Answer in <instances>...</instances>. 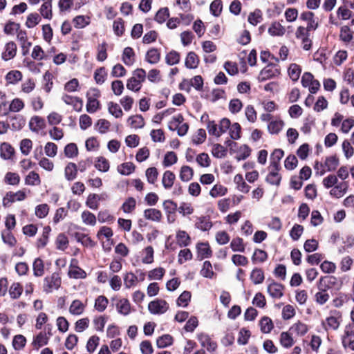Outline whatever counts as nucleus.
Returning a JSON list of instances; mask_svg holds the SVG:
<instances>
[{"instance_id":"54","label":"nucleus","mask_w":354,"mask_h":354,"mask_svg":"<svg viewBox=\"0 0 354 354\" xmlns=\"http://www.w3.org/2000/svg\"><path fill=\"white\" fill-rule=\"evenodd\" d=\"M95 167L100 171L106 172L109 169L110 164L106 158L100 156L96 158Z\"/></svg>"},{"instance_id":"64","label":"nucleus","mask_w":354,"mask_h":354,"mask_svg":"<svg viewBox=\"0 0 354 354\" xmlns=\"http://www.w3.org/2000/svg\"><path fill=\"white\" fill-rule=\"evenodd\" d=\"M338 165L339 159L335 156L327 157L325 160L324 167L328 171L335 170Z\"/></svg>"},{"instance_id":"17","label":"nucleus","mask_w":354,"mask_h":354,"mask_svg":"<svg viewBox=\"0 0 354 354\" xmlns=\"http://www.w3.org/2000/svg\"><path fill=\"white\" fill-rule=\"evenodd\" d=\"M106 194H90L86 201V205L91 209L96 210L99 207L100 201L105 200Z\"/></svg>"},{"instance_id":"58","label":"nucleus","mask_w":354,"mask_h":354,"mask_svg":"<svg viewBox=\"0 0 354 354\" xmlns=\"http://www.w3.org/2000/svg\"><path fill=\"white\" fill-rule=\"evenodd\" d=\"M33 274L35 277H41L44 274V263L42 259L37 258L32 265Z\"/></svg>"},{"instance_id":"63","label":"nucleus","mask_w":354,"mask_h":354,"mask_svg":"<svg viewBox=\"0 0 354 354\" xmlns=\"http://www.w3.org/2000/svg\"><path fill=\"white\" fill-rule=\"evenodd\" d=\"M41 21V16L36 12L30 13L28 15L26 26L28 28H32L36 26Z\"/></svg>"},{"instance_id":"28","label":"nucleus","mask_w":354,"mask_h":354,"mask_svg":"<svg viewBox=\"0 0 354 354\" xmlns=\"http://www.w3.org/2000/svg\"><path fill=\"white\" fill-rule=\"evenodd\" d=\"M283 286L278 283L272 282L268 286V292L272 298L279 299L283 295Z\"/></svg>"},{"instance_id":"16","label":"nucleus","mask_w":354,"mask_h":354,"mask_svg":"<svg viewBox=\"0 0 354 354\" xmlns=\"http://www.w3.org/2000/svg\"><path fill=\"white\" fill-rule=\"evenodd\" d=\"M335 314L326 317L325 322H323L325 330H335L339 328L341 316L339 315V313L335 312Z\"/></svg>"},{"instance_id":"30","label":"nucleus","mask_w":354,"mask_h":354,"mask_svg":"<svg viewBox=\"0 0 354 354\" xmlns=\"http://www.w3.org/2000/svg\"><path fill=\"white\" fill-rule=\"evenodd\" d=\"M144 217L147 220L153 222H160L162 219V212L155 208H149L144 211Z\"/></svg>"},{"instance_id":"25","label":"nucleus","mask_w":354,"mask_h":354,"mask_svg":"<svg viewBox=\"0 0 354 354\" xmlns=\"http://www.w3.org/2000/svg\"><path fill=\"white\" fill-rule=\"evenodd\" d=\"M15 156L14 148L8 142H3L0 145V156L3 160H12Z\"/></svg>"},{"instance_id":"11","label":"nucleus","mask_w":354,"mask_h":354,"mask_svg":"<svg viewBox=\"0 0 354 354\" xmlns=\"http://www.w3.org/2000/svg\"><path fill=\"white\" fill-rule=\"evenodd\" d=\"M348 183L346 181H342L337 183L329 192L330 195L335 198H340L343 197L348 189Z\"/></svg>"},{"instance_id":"14","label":"nucleus","mask_w":354,"mask_h":354,"mask_svg":"<svg viewBox=\"0 0 354 354\" xmlns=\"http://www.w3.org/2000/svg\"><path fill=\"white\" fill-rule=\"evenodd\" d=\"M337 283V279L334 276L327 275L322 277L317 283L319 290H326L332 288Z\"/></svg>"},{"instance_id":"50","label":"nucleus","mask_w":354,"mask_h":354,"mask_svg":"<svg viewBox=\"0 0 354 354\" xmlns=\"http://www.w3.org/2000/svg\"><path fill=\"white\" fill-rule=\"evenodd\" d=\"M135 165L131 162H124L118 166L117 170L118 171L124 176L130 175L135 170Z\"/></svg>"},{"instance_id":"7","label":"nucleus","mask_w":354,"mask_h":354,"mask_svg":"<svg viewBox=\"0 0 354 354\" xmlns=\"http://www.w3.org/2000/svg\"><path fill=\"white\" fill-rule=\"evenodd\" d=\"M52 335L51 329L48 328V332L40 331L37 335L33 337L32 345L34 348L38 350L39 348L47 345Z\"/></svg>"},{"instance_id":"27","label":"nucleus","mask_w":354,"mask_h":354,"mask_svg":"<svg viewBox=\"0 0 354 354\" xmlns=\"http://www.w3.org/2000/svg\"><path fill=\"white\" fill-rule=\"evenodd\" d=\"M212 227V223L209 216H202L197 217L195 222V227L201 231H208Z\"/></svg>"},{"instance_id":"31","label":"nucleus","mask_w":354,"mask_h":354,"mask_svg":"<svg viewBox=\"0 0 354 354\" xmlns=\"http://www.w3.org/2000/svg\"><path fill=\"white\" fill-rule=\"evenodd\" d=\"M136 55L132 48L126 47L123 50L122 60L127 66H132L135 62Z\"/></svg>"},{"instance_id":"19","label":"nucleus","mask_w":354,"mask_h":354,"mask_svg":"<svg viewBox=\"0 0 354 354\" xmlns=\"http://www.w3.org/2000/svg\"><path fill=\"white\" fill-rule=\"evenodd\" d=\"M53 0H43L39 11L40 16L46 19L50 20L53 18Z\"/></svg>"},{"instance_id":"49","label":"nucleus","mask_w":354,"mask_h":354,"mask_svg":"<svg viewBox=\"0 0 354 354\" xmlns=\"http://www.w3.org/2000/svg\"><path fill=\"white\" fill-rule=\"evenodd\" d=\"M73 23L76 28H84L91 23V18L85 15L76 16L73 19Z\"/></svg>"},{"instance_id":"23","label":"nucleus","mask_w":354,"mask_h":354,"mask_svg":"<svg viewBox=\"0 0 354 354\" xmlns=\"http://www.w3.org/2000/svg\"><path fill=\"white\" fill-rule=\"evenodd\" d=\"M284 156V151L281 149H275L270 155V165L268 167L281 169V160Z\"/></svg>"},{"instance_id":"12","label":"nucleus","mask_w":354,"mask_h":354,"mask_svg":"<svg viewBox=\"0 0 354 354\" xmlns=\"http://www.w3.org/2000/svg\"><path fill=\"white\" fill-rule=\"evenodd\" d=\"M279 70L277 69L274 66L269 65L261 71L258 79L260 82H264L269 79L277 77L279 75Z\"/></svg>"},{"instance_id":"47","label":"nucleus","mask_w":354,"mask_h":354,"mask_svg":"<svg viewBox=\"0 0 354 354\" xmlns=\"http://www.w3.org/2000/svg\"><path fill=\"white\" fill-rule=\"evenodd\" d=\"M194 176V170L192 167L184 165L181 167L180 169L179 177L180 179L183 182L189 181Z\"/></svg>"},{"instance_id":"61","label":"nucleus","mask_w":354,"mask_h":354,"mask_svg":"<svg viewBox=\"0 0 354 354\" xmlns=\"http://www.w3.org/2000/svg\"><path fill=\"white\" fill-rule=\"evenodd\" d=\"M160 54L158 49H149L146 54V60L152 64H156L159 62Z\"/></svg>"},{"instance_id":"10","label":"nucleus","mask_w":354,"mask_h":354,"mask_svg":"<svg viewBox=\"0 0 354 354\" xmlns=\"http://www.w3.org/2000/svg\"><path fill=\"white\" fill-rule=\"evenodd\" d=\"M268 174L266 177V181L272 185L279 186L281 180V175L279 173L280 168L268 167Z\"/></svg>"},{"instance_id":"26","label":"nucleus","mask_w":354,"mask_h":354,"mask_svg":"<svg viewBox=\"0 0 354 354\" xmlns=\"http://www.w3.org/2000/svg\"><path fill=\"white\" fill-rule=\"evenodd\" d=\"M292 333L290 331L281 332L279 335V343L281 346L285 348H291L295 343Z\"/></svg>"},{"instance_id":"40","label":"nucleus","mask_w":354,"mask_h":354,"mask_svg":"<svg viewBox=\"0 0 354 354\" xmlns=\"http://www.w3.org/2000/svg\"><path fill=\"white\" fill-rule=\"evenodd\" d=\"M259 325L260 326L261 331L266 334L270 333L274 328L272 319L267 316H264L261 318Z\"/></svg>"},{"instance_id":"21","label":"nucleus","mask_w":354,"mask_h":354,"mask_svg":"<svg viewBox=\"0 0 354 354\" xmlns=\"http://www.w3.org/2000/svg\"><path fill=\"white\" fill-rule=\"evenodd\" d=\"M308 326L305 323L297 321L290 327L289 331L297 336L302 337L308 333Z\"/></svg>"},{"instance_id":"5","label":"nucleus","mask_w":354,"mask_h":354,"mask_svg":"<svg viewBox=\"0 0 354 354\" xmlns=\"http://www.w3.org/2000/svg\"><path fill=\"white\" fill-rule=\"evenodd\" d=\"M17 53V46L14 41L6 42L1 53V58L4 62H8L13 59Z\"/></svg>"},{"instance_id":"52","label":"nucleus","mask_w":354,"mask_h":354,"mask_svg":"<svg viewBox=\"0 0 354 354\" xmlns=\"http://www.w3.org/2000/svg\"><path fill=\"white\" fill-rule=\"evenodd\" d=\"M31 57L33 59L37 61H41L48 59V55L39 45H35L33 47Z\"/></svg>"},{"instance_id":"8","label":"nucleus","mask_w":354,"mask_h":354,"mask_svg":"<svg viewBox=\"0 0 354 354\" xmlns=\"http://www.w3.org/2000/svg\"><path fill=\"white\" fill-rule=\"evenodd\" d=\"M16 37L21 48L22 55L24 56L28 55L32 46V42L28 40L26 30H22L19 31Z\"/></svg>"},{"instance_id":"55","label":"nucleus","mask_w":354,"mask_h":354,"mask_svg":"<svg viewBox=\"0 0 354 354\" xmlns=\"http://www.w3.org/2000/svg\"><path fill=\"white\" fill-rule=\"evenodd\" d=\"M190 236L183 230H179L176 234V241L180 247H185L190 243Z\"/></svg>"},{"instance_id":"57","label":"nucleus","mask_w":354,"mask_h":354,"mask_svg":"<svg viewBox=\"0 0 354 354\" xmlns=\"http://www.w3.org/2000/svg\"><path fill=\"white\" fill-rule=\"evenodd\" d=\"M227 192V187L221 184H216L209 191V195L213 198H217L225 195Z\"/></svg>"},{"instance_id":"13","label":"nucleus","mask_w":354,"mask_h":354,"mask_svg":"<svg viewBox=\"0 0 354 354\" xmlns=\"http://www.w3.org/2000/svg\"><path fill=\"white\" fill-rule=\"evenodd\" d=\"M28 127L32 132L39 133L41 130L46 128L45 120L38 115L32 116L30 119Z\"/></svg>"},{"instance_id":"56","label":"nucleus","mask_w":354,"mask_h":354,"mask_svg":"<svg viewBox=\"0 0 354 354\" xmlns=\"http://www.w3.org/2000/svg\"><path fill=\"white\" fill-rule=\"evenodd\" d=\"M199 63L197 55L194 52H189L185 59V66L188 68H196Z\"/></svg>"},{"instance_id":"39","label":"nucleus","mask_w":354,"mask_h":354,"mask_svg":"<svg viewBox=\"0 0 354 354\" xmlns=\"http://www.w3.org/2000/svg\"><path fill=\"white\" fill-rule=\"evenodd\" d=\"M73 237L84 246L93 248L95 245V242L87 234L75 232L73 234Z\"/></svg>"},{"instance_id":"37","label":"nucleus","mask_w":354,"mask_h":354,"mask_svg":"<svg viewBox=\"0 0 354 354\" xmlns=\"http://www.w3.org/2000/svg\"><path fill=\"white\" fill-rule=\"evenodd\" d=\"M77 175V165L73 162H69L64 169V176L67 180L72 181Z\"/></svg>"},{"instance_id":"51","label":"nucleus","mask_w":354,"mask_h":354,"mask_svg":"<svg viewBox=\"0 0 354 354\" xmlns=\"http://www.w3.org/2000/svg\"><path fill=\"white\" fill-rule=\"evenodd\" d=\"M51 229L49 226H45L43 228L41 236L37 239V248H44L48 241V238Z\"/></svg>"},{"instance_id":"38","label":"nucleus","mask_w":354,"mask_h":354,"mask_svg":"<svg viewBox=\"0 0 354 354\" xmlns=\"http://www.w3.org/2000/svg\"><path fill=\"white\" fill-rule=\"evenodd\" d=\"M268 31L271 36H283L286 32V28L279 22L274 21L271 24Z\"/></svg>"},{"instance_id":"2","label":"nucleus","mask_w":354,"mask_h":354,"mask_svg":"<svg viewBox=\"0 0 354 354\" xmlns=\"http://www.w3.org/2000/svg\"><path fill=\"white\" fill-rule=\"evenodd\" d=\"M62 279L58 272H53L44 279L43 291L47 294L55 290H58L61 286Z\"/></svg>"},{"instance_id":"22","label":"nucleus","mask_w":354,"mask_h":354,"mask_svg":"<svg viewBox=\"0 0 354 354\" xmlns=\"http://www.w3.org/2000/svg\"><path fill=\"white\" fill-rule=\"evenodd\" d=\"M93 95L95 97H88L86 103V111L89 113H93L96 112L100 108V102L96 97L100 96V92L97 90H93Z\"/></svg>"},{"instance_id":"53","label":"nucleus","mask_w":354,"mask_h":354,"mask_svg":"<svg viewBox=\"0 0 354 354\" xmlns=\"http://www.w3.org/2000/svg\"><path fill=\"white\" fill-rule=\"evenodd\" d=\"M108 304V299L104 295H100L95 299L94 308L97 311L102 313L106 310Z\"/></svg>"},{"instance_id":"43","label":"nucleus","mask_w":354,"mask_h":354,"mask_svg":"<svg viewBox=\"0 0 354 354\" xmlns=\"http://www.w3.org/2000/svg\"><path fill=\"white\" fill-rule=\"evenodd\" d=\"M20 176L16 172L8 171L5 174L3 181L6 184L17 186L20 183Z\"/></svg>"},{"instance_id":"29","label":"nucleus","mask_w":354,"mask_h":354,"mask_svg":"<svg viewBox=\"0 0 354 354\" xmlns=\"http://www.w3.org/2000/svg\"><path fill=\"white\" fill-rule=\"evenodd\" d=\"M198 256L201 259L209 258L212 255V251L208 243H199L196 245Z\"/></svg>"},{"instance_id":"44","label":"nucleus","mask_w":354,"mask_h":354,"mask_svg":"<svg viewBox=\"0 0 354 354\" xmlns=\"http://www.w3.org/2000/svg\"><path fill=\"white\" fill-rule=\"evenodd\" d=\"M128 122L131 128L141 129L145 124V120L141 115H135L129 118Z\"/></svg>"},{"instance_id":"1","label":"nucleus","mask_w":354,"mask_h":354,"mask_svg":"<svg viewBox=\"0 0 354 354\" xmlns=\"http://www.w3.org/2000/svg\"><path fill=\"white\" fill-rule=\"evenodd\" d=\"M230 127V120L225 118L220 120L218 126L214 121H208L207 124V129L209 134L214 136L217 138L220 137L223 133H225Z\"/></svg>"},{"instance_id":"36","label":"nucleus","mask_w":354,"mask_h":354,"mask_svg":"<svg viewBox=\"0 0 354 354\" xmlns=\"http://www.w3.org/2000/svg\"><path fill=\"white\" fill-rule=\"evenodd\" d=\"M21 30L20 24L12 21H8L3 28V32L7 35H13L15 33L17 36L18 32Z\"/></svg>"},{"instance_id":"33","label":"nucleus","mask_w":354,"mask_h":354,"mask_svg":"<svg viewBox=\"0 0 354 354\" xmlns=\"http://www.w3.org/2000/svg\"><path fill=\"white\" fill-rule=\"evenodd\" d=\"M23 291L24 288L19 282L12 283L8 289L9 295L12 299H19L21 296Z\"/></svg>"},{"instance_id":"24","label":"nucleus","mask_w":354,"mask_h":354,"mask_svg":"<svg viewBox=\"0 0 354 354\" xmlns=\"http://www.w3.org/2000/svg\"><path fill=\"white\" fill-rule=\"evenodd\" d=\"M86 305L79 299L73 300L68 308L69 313L75 316L81 315L84 313Z\"/></svg>"},{"instance_id":"9","label":"nucleus","mask_w":354,"mask_h":354,"mask_svg":"<svg viewBox=\"0 0 354 354\" xmlns=\"http://www.w3.org/2000/svg\"><path fill=\"white\" fill-rule=\"evenodd\" d=\"M62 100L66 104L72 106L73 110L77 112H80L82 110L83 101L78 97L72 96L65 93L62 95Z\"/></svg>"},{"instance_id":"41","label":"nucleus","mask_w":354,"mask_h":354,"mask_svg":"<svg viewBox=\"0 0 354 354\" xmlns=\"http://www.w3.org/2000/svg\"><path fill=\"white\" fill-rule=\"evenodd\" d=\"M199 340L201 346L205 347L209 351H214L217 348V344L215 342L211 340L209 337L207 335L202 334L199 336Z\"/></svg>"},{"instance_id":"59","label":"nucleus","mask_w":354,"mask_h":354,"mask_svg":"<svg viewBox=\"0 0 354 354\" xmlns=\"http://www.w3.org/2000/svg\"><path fill=\"white\" fill-rule=\"evenodd\" d=\"M301 68L297 64H291L288 68V75L293 82H297L301 75Z\"/></svg>"},{"instance_id":"42","label":"nucleus","mask_w":354,"mask_h":354,"mask_svg":"<svg viewBox=\"0 0 354 354\" xmlns=\"http://www.w3.org/2000/svg\"><path fill=\"white\" fill-rule=\"evenodd\" d=\"M81 218L86 225L95 226L96 225L97 218L95 215L88 210L82 212Z\"/></svg>"},{"instance_id":"60","label":"nucleus","mask_w":354,"mask_h":354,"mask_svg":"<svg viewBox=\"0 0 354 354\" xmlns=\"http://www.w3.org/2000/svg\"><path fill=\"white\" fill-rule=\"evenodd\" d=\"M200 274L205 278L212 279L215 275V273L213 271L212 266L210 261H205L203 263V268L200 271Z\"/></svg>"},{"instance_id":"4","label":"nucleus","mask_w":354,"mask_h":354,"mask_svg":"<svg viewBox=\"0 0 354 354\" xmlns=\"http://www.w3.org/2000/svg\"><path fill=\"white\" fill-rule=\"evenodd\" d=\"M342 346L354 351V325L348 324L345 326L342 336Z\"/></svg>"},{"instance_id":"18","label":"nucleus","mask_w":354,"mask_h":354,"mask_svg":"<svg viewBox=\"0 0 354 354\" xmlns=\"http://www.w3.org/2000/svg\"><path fill=\"white\" fill-rule=\"evenodd\" d=\"M115 307L118 313L124 316L129 315L132 311L131 303L126 298L118 299L115 304Z\"/></svg>"},{"instance_id":"20","label":"nucleus","mask_w":354,"mask_h":354,"mask_svg":"<svg viewBox=\"0 0 354 354\" xmlns=\"http://www.w3.org/2000/svg\"><path fill=\"white\" fill-rule=\"evenodd\" d=\"M284 122L279 118L276 117L268 124V131L270 134H278L283 128Z\"/></svg>"},{"instance_id":"32","label":"nucleus","mask_w":354,"mask_h":354,"mask_svg":"<svg viewBox=\"0 0 354 354\" xmlns=\"http://www.w3.org/2000/svg\"><path fill=\"white\" fill-rule=\"evenodd\" d=\"M41 180L38 173L35 171H30L24 178V183L28 186H38Z\"/></svg>"},{"instance_id":"34","label":"nucleus","mask_w":354,"mask_h":354,"mask_svg":"<svg viewBox=\"0 0 354 354\" xmlns=\"http://www.w3.org/2000/svg\"><path fill=\"white\" fill-rule=\"evenodd\" d=\"M23 75L21 71L18 70H12L9 71L5 80L8 84H16L22 80Z\"/></svg>"},{"instance_id":"35","label":"nucleus","mask_w":354,"mask_h":354,"mask_svg":"<svg viewBox=\"0 0 354 354\" xmlns=\"http://www.w3.org/2000/svg\"><path fill=\"white\" fill-rule=\"evenodd\" d=\"M176 179L175 174L171 171H166L164 172L162 184L165 189H170L174 185Z\"/></svg>"},{"instance_id":"15","label":"nucleus","mask_w":354,"mask_h":354,"mask_svg":"<svg viewBox=\"0 0 354 354\" xmlns=\"http://www.w3.org/2000/svg\"><path fill=\"white\" fill-rule=\"evenodd\" d=\"M300 19L306 21L307 26L306 28L310 30H315L318 27V22L315 19V15L313 12L310 11H305L301 13Z\"/></svg>"},{"instance_id":"48","label":"nucleus","mask_w":354,"mask_h":354,"mask_svg":"<svg viewBox=\"0 0 354 354\" xmlns=\"http://www.w3.org/2000/svg\"><path fill=\"white\" fill-rule=\"evenodd\" d=\"M1 238L3 243L10 248L15 247L17 244V241L10 230H3Z\"/></svg>"},{"instance_id":"45","label":"nucleus","mask_w":354,"mask_h":354,"mask_svg":"<svg viewBox=\"0 0 354 354\" xmlns=\"http://www.w3.org/2000/svg\"><path fill=\"white\" fill-rule=\"evenodd\" d=\"M234 182L236 185L237 189L243 193H248L250 187L244 181L241 174H236L234 177Z\"/></svg>"},{"instance_id":"3","label":"nucleus","mask_w":354,"mask_h":354,"mask_svg":"<svg viewBox=\"0 0 354 354\" xmlns=\"http://www.w3.org/2000/svg\"><path fill=\"white\" fill-rule=\"evenodd\" d=\"M169 308V304L162 299H156L148 304V310L153 315L164 314L168 310Z\"/></svg>"},{"instance_id":"46","label":"nucleus","mask_w":354,"mask_h":354,"mask_svg":"<svg viewBox=\"0 0 354 354\" xmlns=\"http://www.w3.org/2000/svg\"><path fill=\"white\" fill-rule=\"evenodd\" d=\"M68 274L71 278L76 279H84L86 277V272L80 267L75 266H70Z\"/></svg>"},{"instance_id":"62","label":"nucleus","mask_w":354,"mask_h":354,"mask_svg":"<svg viewBox=\"0 0 354 354\" xmlns=\"http://www.w3.org/2000/svg\"><path fill=\"white\" fill-rule=\"evenodd\" d=\"M55 243L58 250L64 251L68 248V239L64 233H60L56 238Z\"/></svg>"},{"instance_id":"6","label":"nucleus","mask_w":354,"mask_h":354,"mask_svg":"<svg viewBox=\"0 0 354 354\" xmlns=\"http://www.w3.org/2000/svg\"><path fill=\"white\" fill-rule=\"evenodd\" d=\"M26 197L27 196L24 190H19L16 192H8L3 198V205L8 207L15 202L24 201Z\"/></svg>"}]
</instances>
